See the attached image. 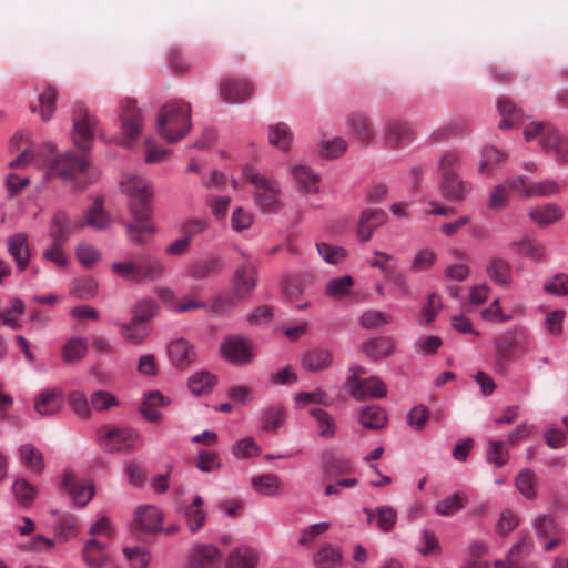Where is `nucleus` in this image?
I'll return each mask as SVG.
<instances>
[{"label":"nucleus","instance_id":"1","mask_svg":"<svg viewBox=\"0 0 568 568\" xmlns=\"http://www.w3.org/2000/svg\"><path fill=\"white\" fill-rule=\"evenodd\" d=\"M155 128L168 143L181 141L192 128L191 104L182 99L166 101L158 111Z\"/></svg>","mask_w":568,"mask_h":568},{"label":"nucleus","instance_id":"2","mask_svg":"<svg viewBox=\"0 0 568 568\" xmlns=\"http://www.w3.org/2000/svg\"><path fill=\"white\" fill-rule=\"evenodd\" d=\"M50 154L47 153L43 158L47 180L60 179L64 185L75 191L87 187L89 182L83 179V175L88 169V160L84 156L64 152L50 159Z\"/></svg>","mask_w":568,"mask_h":568},{"label":"nucleus","instance_id":"3","mask_svg":"<svg viewBox=\"0 0 568 568\" xmlns=\"http://www.w3.org/2000/svg\"><path fill=\"white\" fill-rule=\"evenodd\" d=\"M120 190L128 196V207L135 221H145L152 217L154 192L148 180L140 175H128L120 181Z\"/></svg>","mask_w":568,"mask_h":568},{"label":"nucleus","instance_id":"4","mask_svg":"<svg viewBox=\"0 0 568 568\" xmlns=\"http://www.w3.org/2000/svg\"><path fill=\"white\" fill-rule=\"evenodd\" d=\"M244 175L246 181L254 186L252 196L258 210L264 213H278L284 207L281 200L282 186L277 180L253 170H246Z\"/></svg>","mask_w":568,"mask_h":568},{"label":"nucleus","instance_id":"5","mask_svg":"<svg viewBox=\"0 0 568 568\" xmlns=\"http://www.w3.org/2000/svg\"><path fill=\"white\" fill-rule=\"evenodd\" d=\"M119 108L122 136L114 138L111 141L119 145L129 148L139 139L145 124L144 116L141 109L138 106L136 101L133 99L126 98L122 100Z\"/></svg>","mask_w":568,"mask_h":568},{"label":"nucleus","instance_id":"6","mask_svg":"<svg viewBox=\"0 0 568 568\" xmlns=\"http://www.w3.org/2000/svg\"><path fill=\"white\" fill-rule=\"evenodd\" d=\"M494 346L501 359H510L532 349L529 334L525 329L510 328L494 338Z\"/></svg>","mask_w":568,"mask_h":568},{"label":"nucleus","instance_id":"7","mask_svg":"<svg viewBox=\"0 0 568 568\" xmlns=\"http://www.w3.org/2000/svg\"><path fill=\"white\" fill-rule=\"evenodd\" d=\"M141 436L138 430L131 427H114L106 430L99 443L103 450L108 453L128 452L133 449L140 442Z\"/></svg>","mask_w":568,"mask_h":568},{"label":"nucleus","instance_id":"8","mask_svg":"<svg viewBox=\"0 0 568 568\" xmlns=\"http://www.w3.org/2000/svg\"><path fill=\"white\" fill-rule=\"evenodd\" d=\"M220 348L224 358L234 365L250 364L256 355L252 341L239 335L226 337Z\"/></svg>","mask_w":568,"mask_h":568},{"label":"nucleus","instance_id":"9","mask_svg":"<svg viewBox=\"0 0 568 568\" xmlns=\"http://www.w3.org/2000/svg\"><path fill=\"white\" fill-rule=\"evenodd\" d=\"M166 356L173 367L183 371L195 362L197 353L194 344L189 339L176 337L168 343Z\"/></svg>","mask_w":568,"mask_h":568},{"label":"nucleus","instance_id":"10","mask_svg":"<svg viewBox=\"0 0 568 568\" xmlns=\"http://www.w3.org/2000/svg\"><path fill=\"white\" fill-rule=\"evenodd\" d=\"M290 174L295 186L305 196H314L321 192V175L312 166L295 164L291 168Z\"/></svg>","mask_w":568,"mask_h":568},{"label":"nucleus","instance_id":"11","mask_svg":"<svg viewBox=\"0 0 568 568\" xmlns=\"http://www.w3.org/2000/svg\"><path fill=\"white\" fill-rule=\"evenodd\" d=\"M64 394L58 387L40 390L33 399V407L38 415L44 418L57 416L63 408Z\"/></svg>","mask_w":568,"mask_h":568},{"label":"nucleus","instance_id":"12","mask_svg":"<svg viewBox=\"0 0 568 568\" xmlns=\"http://www.w3.org/2000/svg\"><path fill=\"white\" fill-rule=\"evenodd\" d=\"M442 195L454 203L464 202L474 190V184L463 179L459 173L439 176Z\"/></svg>","mask_w":568,"mask_h":568},{"label":"nucleus","instance_id":"13","mask_svg":"<svg viewBox=\"0 0 568 568\" xmlns=\"http://www.w3.org/2000/svg\"><path fill=\"white\" fill-rule=\"evenodd\" d=\"M62 486L77 506H85L94 495V485L90 479H77L71 473L62 476Z\"/></svg>","mask_w":568,"mask_h":568},{"label":"nucleus","instance_id":"14","mask_svg":"<svg viewBox=\"0 0 568 568\" xmlns=\"http://www.w3.org/2000/svg\"><path fill=\"white\" fill-rule=\"evenodd\" d=\"M222 552L214 545L196 544L192 547L189 557L190 568H220Z\"/></svg>","mask_w":568,"mask_h":568},{"label":"nucleus","instance_id":"15","mask_svg":"<svg viewBox=\"0 0 568 568\" xmlns=\"http://www.w3.org/2000/svg\"><path fill=\"white\" fill-rule=\"evenodd\" d=\"M253 91V84L245 79H225L220 84V97L230 104L244 102Z\"/></svg>","mask_w":568,"mask_h":568},{"label":"nucleus","instance_id":"16","mask_svg":"<svg viewBox=\"0 0 568 568\" xmlns=\"http://www.w3.org/2000/svg\"><path fill=\"white\" fill-rule=\"evenodd\" d=\"M413 140L414 132L405 121L392 119L385 123L384 141L388 146L403 148L410 144Z\"/></svg>","mask_w":568,"mask_h":568},{"label":"nucleus","instance_id":"17","mask_svg":"<svg viewBox=\"0 0 568 568\" xmlns=\"http://www.w3.org/2000/svg\"><path fill=\"white\" fill-rule=\"evenodd\" d=\"M348 392L356 400H365L368 398L385 397L387 387L382 379L376 376H371L349 386Z\"/></svg>","mask_w":568,"mask_h":568},{"label":"nucleus","instance_id":"18","mask_svg":"<svg viewBox=\"0 0 568 568\" xmlns=\"http://www.w3.org/2000/svg\"><path fill=\"white\" fill-rule=\"evenodd\" d=\"M106 544L97 538L87 540L83 545L81 557L88 568H105L110 561L106 552Z\"/></svg>","mask_w":568,"mask_h":568},{"label":"nucleus","instance_id":"19","mask_svg":"<svg viewBox=\"0 0 568 568\" xmlns=\"http://www.w3.org/2000/svg\"><path fill=\"white\" fill-rule=\"evenodd\" d=\"M112 216L105 210L103 200L97 197L93 204L84 211L83 223H79V225L85 224L97 231H104L112 225Z\"/></svg>","mask_w":568,"mask_h":568},{"label":"nucleus","instance_id":"20","mask_svg":"<svg viewBox=\"0 0 568 568\" xmlns=\"http://www.w3.org/2000/svg\"><path fill=\"white\" fill-rule=\"evenodd\" d=\"M8 252L16 262V266L20 272L27 270L31 252L28 245V235L19 232L10 236L7 241Z\"/></svg>","mask_w":568,"mask_h":568},{"label":"nucleus","instance_id":"21","mask_svg":"<svg viewBox=\"0 0 568 568\" xmlns=\"http://www.w3.org/2000/svg\"><path fill=\"white\" fill-rule=\"evenodd\" d=\"M529 219L540 227L549 226L564 217V210L557 203L534 205L528 212Z\"/></svg>","mask_w":568,"mask_h":568},{"label":"nucleus","instance_id":"22","mask_svg":"<svg viewBox=\"0 0 568 568\" xmlns=\"http://www.w3.org/2000/svg\"><path fill=\"white\" fill-rule=\"evenodd\" d=\"M163 513L155 506L141 505L135 509L134 521L144 531L162 530Z\"/></svg>","mask_w":568,"mask_h":568},{"label":"nucleus","instance_id":"23","mask_svg":"<svg viewBox=\"0 0 568 568\" xmlns=\"http://www.w3.org/2000/svg\"><path fill=\"white\" fill-rule=\"evenodd\" d=\"M347 128L351 136L359 143H369L375 136L371 120L361 112L348 115Z\"/></svg>","mask_w":568,"mask_h":568},{"label":"nucleus","instance_id":"24","mask_svg":"<svg viewBox=\"0 0 568 568\" xmlns=\"http://www.w3.org/2000/svg\"><path fill=\"white\" fill-rule=\"evenodd\" d=\"M95 125L97 120L91 114H84L74 121L72 139L79 149L88 150L91 146Z\"/></svg>","mask_w":568,"mask_h":568},{"label":"nucleus","instance_id":"25","mask_svg":"<svg viewBox=\"0 0 568 568\" xmlns=\"http://www.w3.org/2000/svg\"><path fill=\"white\" fill-rule=\"evenodd\" d=\"M256 285V268L251 263L237 267L233 276V287L239 297L247 295Z\"/></svg>","mask_w":568,"mask_h":568},{"label":"nucleus","instance_id":"26","mask_svg":"<svg viewBox=\"0 0 568 568\" xmlns=\"http://www.w3.org/2000/svg\"><path fill=\"white\" fill-rule=\"evenodd\" d=\"M497 110L501 116L498 126L503 130L514 129L524 121L523 112L507 98L497 100Z\"/></svg>","mask_w":568,"mask_h":568},{"label":"nucleus","instance_id":"27","mask_svg":"<svg viewBox=\"0 0 568 568\" xmlns=\"http://www.w3.org/2000/svg\"><path fill=\"white\" fill-rule=\"evenodd\" d=\"M72 233V221L64 210H57L51 219L49 236L52 241L68 242Z\"/></svg>","mask_w":568,"mask_h":568},{"label":"nucleus","instance_id":"28","mask_svg":"<svg viewBox=\"0 0 568 568\" xmlns=\"http://www.w3.org/2000/svg\"><path fill=\"white\" fill-rule=\"evenodd\" d=\"M386 214L382 210H365L363 211L357 229V235L362 241L371 239L375 229L384 224Z\"/></svg>","mask_w":568,"mask_h":568},{"label":"nucleus","instance_id":"29","mask_svg":"<svg viewBox=\"0 0 568 568\" xmlns=\"http://www.w3.org/2000/svg\"><path fill=\"white\" fill-rule=\"evenodd\" d=\"M257 552L247 546L234 548L226 558V568H256Z\"/></svg>","mask_w":568,"mask_h":568},{"label":"nucleus","instance_id":"30","mask_svg":"<svg viewBox=\"0 0 568 568\" xmlns=\"http://www.w3.org/2000/svg\"><path fill=\"white\" fill-rule=\"evenodd\" d=\"M486 272L488 277L501 287H508L511 283L510 264L501 257H493L488 261Z\"/></svg>","mask_w":568,"mask_h":568},{"label":"nucleus","instance_id":"31","mask_svg":"<svg viewBox=\"0 0 568 568\" xmlns=\"http://www.w3.org/2000/svg\"><path fill=\"white\" fill-rule=\"evenodd\" d=\"M465 153L457 149H447L442 152L437 161L439 176L458 173L464 164Z\"/></svg>","mask_w":568,"mask_h":568},{"label":"nucleus","instance_id":"32","mask_svg":"<svg viewBox=\"0 0 568 568\" xmlns=\"http://www.w3.org/2000/svg\"><path fill=\"white\" fill-rule=\"evenodd\" d=\"M509 247L518 255L534 261H541L546 255L544 245L527 236L510 242Z\"/></svg>","mask_w":568,"mask_h":568},{"label":"nucleus","instance_id":"33","mask_svg":"<svg viewBox=\"0 0 568 568\" xmlns=\"http://www.w3.org/2000/svg\"><path fill=\"white\" fill-rule=\"evenodd\" d=\"M224 267V261L219 256L197 261L189 268V276L193 280H204L220 273Z\"/></svg>","mask_w":568,"mask_h":568},{"label":"nucleus","instance_id":"34","mask_svg":"<svg viewBox=\"0 0 568 568\" xmlns=\"http://www.w3.org/2000/svg\"><path fill=\"white\" fill-rule=\"evenodd\" d=\"M268 142L282 152H287L293 142V132L288 124L277 122L268 126Z\"/></svg>","mask_w":568,"mask_h":568},{"label":"nucleus","instance_id":"35","mask_svg":"<svg viewBox=\"0 0 568 568\" xmlns=\"http://www.w3.org/2000/svg\"><path fill=\"white\" fill-rule=\"evenodd\" d=\"M481 160L478 163L477 172L479 174L490 173L495 168L508 160V154L493 145H486L481 149Z\"/></svg>","mask_w":568,"mask_h":568},{"label":"nucleus","instance_id":"36","mask_svg":"<svg viewBox=\"0 0 568 568\" xmlns=\"http://www.w3.org/2000/svg\"><path fill=\"white\" fill-rule=\"evenodd\" d=\"M358 419L367 429H382L387 424V414L377 405H368L361 409Z\"/></svg>","mask_w":568,"mask_h":568},{"label":"nucleus","instance_id":"37","mask_svg":"<svg viewBox=\"0 0 568 568\" xmlns=\"http://www.w3.org/2000/svg\"><path fill=\"white\" fill-rule=\"evenodd\" d=\"M333 362L332 352L327 348H315L307 352L303 358V366L311 372L327 369Z\"/></svg>","mask_w":568,"mask_h":568},{"label":"nucleus","instance_id":"38","mask_svg":"<svg viewBox=\"0 0 568 568\" xmlns=\"http://www.w3.org/2000/svg\"><path fill=\"white\" fill-rule=\"evenodd\" d=\"M26 312L24 302L20 297H12L10 305L0 312L1 326H7L11 329L20 328V318Z\"/></svg>","mask_w":568,"mask_h":568},{"label":"nucleus","instance_id":"39","mask_svg":"<svg viewBox=\"0 0 568 568\" xmlns=\"http://www.w3.org/2000/svg\"><path fill=\"white\" fill-rule=\"evenodd\" d=\"M21 463L31 471L41 474L44 469L43 455L40 449L30 443L22 444L19 447Z\"/></svg>","mask_w":568,"mask_h":568},{"label":"nucleus","instance_id":"40","mask_svg":"<svg viewBox=\"0 0 568 568\" xmlns=\"http://www.w3.org/2000/svg\"><path fill=\"white\" fill-rule=\"evenodd\" d=\"M184 514L190 531H199L206 520V511L203 508L202 497L196 495L192 504L185 507Z\"/></svg>","mask_w":568,"mask_h":568},{"label":"nucleus","instance_id":"41","mask_svg":"<svg viewBox=\"0 0 568 568\" xmlns=\"http://www.w3.org/2000/svg\"><path fill=\"white\" fill-rule=\"evenodd\" d=\"M486 463L501 468L509 462V452L506 444L499 439H488L486 447Z\"/></svg>","mask_w":568,"mask_h":568},{"label":"nucleus","instance_id":"42","mask_svg":"<svg viewBox=\"0 0 568 568\" xmlns=\"http://www.w3.org/2000/svg\"><path fill=\"white\" fill-rule=\"evenodd\" d=\"M141 284L162 278L166 272L164 263L153 256H144L140 263Z\"/></svg>","mask_w":568,"mask_h":568},{"label":"nucleus","instance_id":"43","mask_svg":"<svg viewBox=\"0 0 568 568\" xmlns=\"http://www.w3.org/2000/svg\"><path fill=\"white\" fill-rule=\"evenodd\" d=\"M125 230L131 243L143 245L148 241V237L155 233L156 227L151 223V219H149L145 221H136V223H128Z\"/></svg>","mask_w":568,"mask_h":568},{"label":"nucleus","instance_id":"44","mask_svg":"<svg viewBox=\"0 0 568 568\" xmlns=\"http://www.w3.org/2000/svg\"><path fill=\"white\" fill-rule=\"evenodd\" d=\"M251 484L255 491L264 496H276L283 488L281 479L273 474L253 477Z\"/></svg>","mask_w":568,"mask_h":568},{"label":"nucleus","instance_id":"45","mask_svg":"<svg viewBox=\"0 0 568 568\" xmlns=\"http://www.w3.org/2000/svg\"><path fill=\"white\" fill-rule=\"evenodd\" d=\"M140 263L134 261H116L111 264V272L119 278L141 284Z\"/></svg>","mask_w":568,"mask_h":568},{"label":"nucleus","instance_id":"46","mask_svg":"<svg viewBox=\"0 0 568 568\" xmlns=\"http://www.w3.org/2000/svg\"><path fill=\"white\" fill-rule=\"evenodd\" d=\"M362 351L367 357L377 361L379 358L392 355L394 351V344L389 338L386 337L375 338L365 342L362 346Z\"/></svg>","mask_w":568,"mask_h":568},{"label":"nucleus","instance_id":"47","mask_svg":"<svg viewBox=\"0 0 568 568\" xmlns=\"http://www.w3.org/2000/svg\"><path fill=\"white\" fill-rule=\"evenodd\" d=\"M532 529L538 541L546 540L548 537L560 535V527L551 515H538L532 520Z\"/></svg>","mask_w":568,"mask_h":568},{"label":"nucleus","instance_id":"48","mask_svg":"<svg viewBox=\"0 0 568 568\" xmlns=\"http://www.w3.org/2000/svg\"><path fill=\"white\" fill-rule=\"evenodd\" d=\"M342 560V550L329 544H325L314 555V562L320 568H339Z\"/></svg>","mask_w":568,"mask_h":568},{"label":"nucleus","instance_id":"49","mask_svg":"<svg viewBox=\"0 0 568 568\" xmlns=\"http://www.w3.org/2000/svg\"><path fill=\"white\" fill-rule=\"evenodd\" d=\"M55 145L52 142H45L41 145L39 149V152L36 154L32 150H24L20 153L19 156H17L14 160H12L9 165L11 168H22L31 163L32 161H37L39 164H43V158L47 153H54Z\"/></svg>","mask_w":568,"mask_h":568},{"label":"nucleus","instance_id":"50","mask_svg":"<svg viewBox=\"0 0 568 568\" xmlns=\"http://www.w3.org/2000/svg\"><path fill=\"white\" fill-rule=\"evenodd\" d=\"M122 337L130 344L140 345L149 335V328L142 323L131 320L129 323H120Z\"/></svg>","mask_w":568,"mask_h":568},{"label":"nucleus","instance_id":"51","mask_svg":"<svg viewBox=\"0 0 568 568\" xmlns=\"http://www.w3.org/2000/svg\"><path fill=\"white\" fill-rule=\"evenodd\" d=\"M216 382V377L207 371L195 372L190 376L187 385L195 395H205L210 393Z\"/></svg>","mask_w":568,"mask_h":568},{"label":"nucleus","instance_id":"52","mask_svg":"<svg viewBox=\"0 0 568 568\" xmlns=\"http://www.w3.org/2000/svg\"><path fill=\"white\" fill-rule=\"evenodd\" d=\"M536 474L530 468L521 469L515 478L516 488L527 499L537 497Z\"/></svg>","mask_w":568,"mask_h":568},{"label":"nucleus","instance_id":"53","mask_svg":"<svg viewBox=\"0 0 568 568\" xmlns=\"http://www.w3.org/2000/svg\"><path fill=\"white\" fill-rule=\"evenodd\" d=\"M317 152L322 158L336 159L347 150V142L342 136H334L331 140H321L316 144Z\"/></svg>","mask_w":568,"mask_h":568},{"label":"nucleus","instance_id":"54","mask_svg":"<svg viewBox=\"0 0 568 568\" xmlns=\"http://www.w3.org/2000/svg\"><path fill=\"white\" fill-rule=\"evenodd\" d=\"M351 468L349 462L342 455L328 453L323 459V473L326 478L345 474Z\"/></svg>","mask_w":568,"mask_h":568},{"label":"nucleus","instance_id":"55","mask_svg":"<svg viewBox=\"0 0 568 568\" xmlns=\"http://www.w3.org/2000/svg\"><path fill=\"white\" fill-rule=\"evenodd\" d=\"M509 190L510 189L506 184V180L504 181V183H499L493 186L488 193L487 207L491 211L505 210L510 202Z\"/></svg>","mask_w":568,"mask_h":568},{"label":"nucleus","instance_id":"56","mask_svg":"<svg viewBox=\"0 0 568 568\" xmlns=\"http://www.w3.org/2000/svg\"><path fill=\"white\" fill-rule=\"evenodd\" d=\"M311 416L316 420L318 433L322 437L333 438L336 434V424L333 417L320 407L310 409Z\"/></svg>","mask_w":568,"mask_h":568},{"label":"nucleus","instance_id":"57","mask_svg":"<svg viewBox=\"0 0 568 568\" xmlns=\"http://www.w3.org/2000/svg\"><path fill=\"white\" fill-rule=\"evenodd\" d=\"M561 191L560 183L555 179H541L534 181L529 191V199L550 197L557 195Z\"/></svg>","mask_w":568,"mask_h":568},{"label":"nucleus","instance_id":"58","mask_svg":"<svg viewBox=\"0 0 568 568\" xmlns=\"http://www.w3.org/2000/svg\"><path fill=\"white\" fill-rule=\"evenodd\" d=\"M285 420L284 409L280 405H272L262 410V428L266 432H275Z\"/></svg>","mask_w":568,"mask_h":568},{"label":"nucleus","instance_id":"59","mask_svg":"<svg viewBox=\"0 0 568 568\" xmlns=\"http://www.w3.org/2000/svg\"><path fill=\"white\" fill-rule=\"evenodd\" d=\"M68 403L72 413L81 418L89 419L91 416V403L88 400L87 395L81 390H72L68 395Z\"/></svg>","mask_w":568,"mask_h":568},{"label":"nucleus","instance_id":"60","mask_svg":"<svg viewBox=\"0 0 568 568\" xmlns=\"http://www.w3.org/2000/svg\"><path fill=\"white\" fill-rule=\"evenodd\" d=\"M354 281L349 275H343L331 280L325 287V294L334 298H341L351 293Z\"/></svg>","mask_w":568,"mask_h":568},{"label":"nucleus","instance_id":"61","mask_svg":"<svg viewBox=\"0 0 568 568\" xmlns=\"http://www.w3.org/2000/svg\"><path fill=\"white\" fill-rule=\"evenodd\" d=\"M466 499L463 495L455 493L439 500L435 506L436 514L440 516H452L463 509Z\"/></svg>","mask_w":568,"mask_h":568},{"label":"nucleus","instance_id":"62","mask_svg":"<svg viewBox=\"0 0 568 568\" xmlns=\"http://www.w3.org/2000/svg\"><path fill=\"white\" fill-rule=\"evenodd\" d=\"M158 304L153 298L145 297L135 303L132 310V320L144 323L152 320L158 313Z\"/></svg>","mask_w":568,"mask_h":568},{"label":"nucleus","instance_id":"63","mask_svg":"<svg viewBox=\"0 0 568 568\" xmlns=\"http://www.w3.org/2000/svg\"><path fill=\"white\" fill-rule=\"evenodd\" d=\"M12 493L17 503L23 507L32 505L36 497V488L26 479H17L12 484Z\"/></svg>","mask_w":568,"mask_h":568},{"label":"nucleus","instance_id":"64","mask_svg":"<svg viewBox=\"0 0 568 568\" xmlns=\"http://www.w3.org/2000/svg\"><path fill=\"white\" fill-rule=\"evenodd\" d=\"M316 248L321 257L332 265H337L345 260L347 251L342 246H335L329 243H316Z\"/></svg>","mask_w":568,"mask_h":568}]
</instances>
